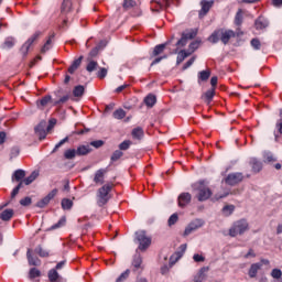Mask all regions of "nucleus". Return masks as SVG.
<instances>
[{
    "mask_svg": "<svg viewBox=\"0 0 282 282\" xmlns=\"http://www.w3.org/2000/svg\"><path fill=\"white\" fill-rule=\"evenodd\" d=\"M237 34L232 30H226V29H218L212 33V35L208 37L209 43H224V45H228L230 43V39H235Z\"/></svg>",
    "mask_w": 282,
    "mask_h": 282,
    "instance_id": "f257e3e1",
    "label": "nucleus"
},
{
    "mask_svg": "<svg viewBox=\"0 0 282 282\" xmlns=\"http://www.w3.org/2000/svg\"><path fill=\"white\" fill-rule=\"evenodd\" d=\"M194 191L197 192V199L198 202H207V199H210L213 197V191L210 187L207 186L206 182L198 181L193 185Z\"/></svg>",
    "mask_w": 282,
    "mask_h": 282,
    "instance_id": "f03ea898",
    "label": "nucleus"
},
{
    "mask_svg": "<svg viewBox=\"0 0 282 282\" xmlns=\"http://www.w3.org/2000/svg\"><path fill=\"white\" fill-rule=\"evenodd\" d=\"M250 230V225L248 224V220L240 219L232 224V226L229 228V237H238V235H243Z\"/></svg>",
    "mask_w": 282,
    "mask_h": 282,
    "instance_id": "7ed1b4c3",
    "label": "nucleus"
},
{
    "mask_svg": "<svg viewBox=\"0 0 282 282\" xmlns=\"http://www.w3.org/2000/svg\"><path fill=\"white\" fill-rule=\"evenodd\" d=\"M111 188H113V184H105L97 192V204L102 207L109 202V193H111Z\"/></svg>",
    "mask_w": 282,
    "mask_h": 282,
    "instance_id": "20e7f679",
    "label": "nucleus"
},
{
    "mask_svg": "<svg viewBox=\"0 0 282 282\" xmlns=\"http://www.w3.org/2000/svg\"><path fill=\"white\" fill-rule=\"evenodd\" d=\"M164 50H166V44H159L153 48L150 55V58H154L151 63V67H153V65H158V63H162V61L166 58V55L160 56L161 54H164Z\"/></svg>",
    "mask_w": 282,
    "mask_h": 282,
    "instance_id": "39448f33",
    "label": "nucleus"
},
{
    "mask_svg": "<svg viewBox=\"0 0 282 282\" xmlns=\"http://www.w3.org/2000/svg\"><path fill=\"white\" fill-rule=\"evenodd\" d=\"M36 177H39V172L34 171L31 173L30 176H28L26 178H24L22 182H20L11 192V199H14V197H17L19 195V192L21 191V188H23V184L25 186H30V184H32V182H34V180H36Z\"/></svg>",
    "mask_w": 282,
    "mask_h": 282,
    "instance_id": "423d86ee",
    "label": "nucleus"
},
{
    "mask_svg": "<svg viewBox=\"0 0 282 282\" xmlns=\"http://www.w3.org/2000/svg\"><path fill=\"white\" fill-rule=\"evenodd\" d=\"M137 240L139 242V250L141 251L147 250L151 246V238L144 231L137 234Z\"/></svg>",
    "mask_w": 282,
    "mask_h": 282,
    "instance_id": "0eeeda50",
    "label": "nucleus"
},
{
    "mask_svg": "<svg viewBox=\"0 0 282 282\" xmlns=\"http://www.w3.org/2000/svg\"><path fill=\"white\" fill-rule=\"evenodd\" d=\"M226 184L229 186H237V184L243 182V173H231L225 178Z\"/></svg>",
    "mask_w": 282,
    "mask_h": 282,
    "instance_id": "6e6552de",
    "label": "nucleus"
},
{
    "mask_svg": "<svg viewBox=\"0 0 282 282\" xmlns=\"http://www.w3.org/2000/svg\"><path fill=\"white\" fill-rule=\"evenodd\" d=\"M202 226H204V221L202 219L197 218V219L193 220L185 228L184 237H188V235H191L192 232H195V230H199V228H202Z\"/></svg>",
    "mask_w": 282,
    "mask_h": 282,
    "instance_id": "1a4fd4ad",
    "label": "nucleus"
},
{
    "mask_svg": "<svg viewBox=\"0 0 282 282\" xmlns=\"http://www.w3.org/2000/svg\"><path fill=\"white\" fill-rule=\"evenodd\" d=\"M213 6H215V1L213 0H202L200 1V10L198 11V17L199 19H204V17H206V14H208V12H210V8H213Z\"/></svg>",
    "mask_w": 282,
    "mask_h": 282,
    "instance_id": "9d476101",
    "label": "nucleus"
},
{
    "mask_svg": "<svg viewBox=\"0 0 282 282\" xmlns=\"http://www.w3.org/2000/svg\"><path fill=\"white\" fill-rule=\"evenodd\" d=\"M193 200V195L188 192L181 193L177 197L178 208H186Z\"/></svg>",
    "mask_w": 282,
    "mask_h": 282,
    "instance_id": "9b49d317",
    "label": "nucleus"
},
{
    "mask_svg": "<svg viewBox=\"0 0 282 282\" xmlns=\"http://www.w3.org/2000/svg\"><path fill=\"white\" fill-rule=\"evenodd\" d=\"M55 195H58V189L56 188L51 191L44 198L36 203L37 208H45V206H47V204L54 199Z\"/></svg>",
    "mask_w": 282,
    "mask_h": 282,
    "instance_id": "f8f14e48",
    "label": "nucleus"
},
{
    "mask_svg": "<svg viewBox=\"0 0 282 282\" xmlns=\"http://www.w3.org/2000/svg\"><path fill=\"white\" fill-rule=\"evenodd\" d=\"M47 127V122L41 121L36 127H35V133H37L40 140H45L47 138V130L45 128Z\"/></svg>",
    "mask_w": 282,
    "mask_h": 282,
    "instance_id": "ddd939ff",
    "label": "nucleus"
},
{
    "mask_svg": "<svg viewBox=\"0 0 282 282\" xmlns=\"http://www.w3.org/2000/svg\"><path fill=\"white\" fill-rule=\"evenodd\" d=\"M249 164L251 166L252 173H261V171H263V162L257 158H251L249 160Z\"/></svg>",
    "mask_w": 282,
    "mask_h": 282,
    "instance_id": "4468645a",
    "label": "nucleus"
},
{
    "mask_svg": "<svg viewBox=\"0 0 282 282\" xmlns=\"http://www.w3.org/2000/svg\"><path fill=\"white\" fill-rule=\"evenodd\" d=\"M107 174V170L100 169L95 173L94 182L95 184H105V175Z\"/></svg>",
    "mask_w": 282,
    "mask_h": 282,
    "instance_id": "2eb2a0df",
    "label": "nucleus"
},
{
    "mask_svg": "<svg viewBox=\"0 0 282 282\" xmlns=\"http://www.w3.org/2000/svg\"><path fill=\"white\" fill-rule=\"evenodd\" d=\"M259 270H261V263H252L249 268L248 275L250 279H257V274H259Z\"/></svg>",
    "mask_w": 282,
    "mask_h": 282,
    "instance_id": "dca6fc26",
    "label": "nucleus"
},
{
    "mask_svg": "<svg viewBox=\"0 0 282 282\" xmlns=\"http://www.w3.org/2000/svg\"><path fill=\"white\" fill-rule=\"evenodd\" d=\"M72 0H64L62 3L61 12L64 17H67L72 12Z\"/></svg>",
    "mask_w": 282,
    "mask_h": 282,
    "instance_id": "f3484780",
    "label": "nucleus"
},
{
    "mask_svg": "<svg viewBox=\"0 0 282 282\" xmlns=\"http://www.w3.org/2000/svg\"><path fill=\"white\" fill-rule=\"evenodd\" d=\"M169 6V0H161L159 2H155V6L152 7V12H160L161 10H166Z\"/></svg>",
    "mask_w": 282,
    "mask_h": 282,
    "instance_id": "a211bd4d",
    "label": "nucleus"
},
{
    "mask_svg": "<svg viewBox=\"0 0 282 282\" xmlns=\"http://www.w3.org/2000/svg\"><path fill=\"white\" fill-rule=\"evenodd\" d=\"M25 180V171L24 170H17L12 175V182H18L21 184Z\"/></svg>",
    "mask_w": 282,
    "mask_h": 282,
    "instance_id": "6ab92c4d",
    "label": "nucleus"
},
{
    "mask_svg": "<svg viewBox=\"0 0 282 282\" xmlns=\"http://www.w3.org/2000/svg\"><path fill=\"white\" fill-rule=\"evenodd\" d=\"M26 258H28L29 265H35V267L41 265V260L37 257L34 258L32 256V249H28Z\"/></svg>",
    "mask_w": 282,
    "mask_h": 282,
    "instance_id": "aec40b11",
    "label": "nucleus"
},
{
    "mask_svg": "<svg viewBox=\"0 0 282 282\" xmlns=\"http://www.w3.org/2000/svg\"><path fill=\"white\" fill-rule=\"evenodd\" d=\"M268 21L265 18L263 17H259L256 21H254V26L256 30H265V28H268Z\"/></svg>",
    "mask_w": 282,
    "mask_h": 282,
    "instance_id": "412c9836",
    "label": "nucleus"
},
{
    "mask_svg": "<svg viewBox=\"0 0 282 282\" xmlns=\"http://www.w3.org/2000/svg\"><path fill=\"white\" fill-rule=\"evenodd\" d=\"M12 217H14V209H4L0 214V219L2 221H10L12 219Z\"/></svg>",
    "mask_w": 282,
    "mask_h": 282,
    "instance_id": "4be33fe9",
    "label": "nucleus"
},
{
    "mask_svg": "<svg viewBox=\"0 0 282 282\" xmlns=\"http://www.w3.org/2000/svg\"><path fill=\"white\" fill-rule=\"evenodd\" d=\"M50 282H61V274L56 269H51L47 273Z\"/></svg>",
    "mask_w": 282,
    "mask_h": 282,
    "instance_id": "5701e85b",
    "label": "nucleus"
},
{
    "mask_svg": "<svg viewBox=\"0 0 282 282\" xmlns=\"http://www.w3.org/2000/svg\"><path fill=\"white\" fill-rule=\"evenodd\" d=\"M188 56H191V53L186 50H181L178 52V55L176 57V64L181 65V63H184V61H186V58H188Z\"/></svg>",
    "mask_w": 282,
    "mask_h": 282,
    "instance_id": "b1692460",
    "label": "nucleus"
},
{
    "mask_svg": "<svg viewBox=\"0 0 282 282\" xmlns=\"http://www.w3.org/2000/svg\"><path fill=\"white\" fill-rule=\"evenodd\" d=\"M197 29H189L182 33V36H184L187 41H193L195 36H197Z\"/></svg>",
    "mask_w": 282,
    "mask_h": 282,
    "instance_id": "393cba45",
    "label": "nucleus"
},
{
    "mask_svg": "<svg viewBox=\"0 0 282 282\" xmlns=\"http://www.w3.org/2000/svg\"><path fill=\"white\" fill-rule=\"evenodd\" d=\"M90 151H91V147H89V145H79L76 149V153H77L78 156L89 155Z\"/></svg>",
    "mask_w": 282,
    "mask_h": 282,
    "instance_id": "a878e982",
    "label": "nucleus"
},
{
    "mask_svg": "<svg viewBox=\"0 0 282 282\" xmlns=\"http://www.w3.org/2000/svg\"><path fill=\"white\" fill-rule=\"evenodd\" d=\"M208 272V268L204 267L199 270L198 274L194 278V282H204L206 281V273Z\"/></svg>",
    "mask_w": 282,
    "mask_h": 282,
    "instance_id": "bb28decb",
    "label": "nucleus"
},
{
    "mask_svg": "<svg viewBox=\"0 0 282 282\" xmlns=\"http://www.w3.org/2000/svg\"><path fill=\"white\" fill-rule=\"evenodd\" d=\"M50 102H54V100H52V97L50 95H46L44 97H42L40 100L36 101L37 107H47V105H50Z\"/></svg>",
    "mask_w": 282,
    "mask_h": 282,
    "instance_id": "cd10ccee",
    "label": "nucleus"
},
{
    "mask_svg": "<svg viewBox=\"0 0 282 282\" xmlns=\"http://www.w3.org/2000/svg\"><path fill=\"white\" fill-rule=\"evenodd\" d=\"M156 102H158V98L153 94H149L144 98V104L147 105V107H154Z\"/></svg>",
    "mask_w": 282,
    "mask_h": 282,
    "instance_id": "c85d7f7f",
    "label": "nucleus"
},
{
    "mask_svg": "<svg viewBox=\"0 0 282 282\" xmlns=\"http://www.w3.org/2000/svg\"><path fill=\"white\" fill-rule=\"evenodd\" d=\"M132 138L134 140H142L144 138V130L140 127H137L132 130Z\"/></svg>",
    "mask_w": 282,
    "mask_h": 282,
    "instance_id": "c756f323",
    "label": "nucleus"
},
{
    "mask_svg": "<svg viewBox=\"0 0 282 282\" xmlns=\"http://www.w3.org/2000/svg\"><path fill=\"white\" fill-rule=\"evenodd\" d=\"M84 94L85 86L83 85L75 86V88L73 89V96H75V98H80Z\"/></svg>",
    "mask_w": 282,
    "mask_h": 282,
    "instance_id": "7c9ffc66",
    "label": "nucleus"
},
{
    "mask_svg": "<svg viewBox=\"0 0 282 282\" xmlns=\"http://www.w3.org/2000/svg\"><path fill=\"white\" fill-rule=\"evenodd\" d=\"M132 265L135 270H140V268H142V256H134L132 260Z\"/></svg>",
    "mask_w": 282,
    "mask_h": 282,
    "instance_id": "2f4dec72",
    "label": "nucleus"
},
{
    "mask_svg": "<svg viewBox=\"0 0 282 282\" xmlns=\"http://www.w3.org/2000/svg\"><path fill=\"white\" fill-rule=\"evenodd\" d=\"M199 45H202V41H199V40L192 42L188 45L187 52L192 55L196 50H199Z\"/></svg>",
    "mask_w": 282,
    "mask_h": 282,
    "instance_id": "473e14b6",
    "label": "nucleus"
},
{
    "mask_svg": "<svg viewBox=\"0 0 282 282\" xmlns=\"http://www.w3.org/2000/svg\"><path fill=\"white\" fill-rule=\"evenodd\" d=\"M74 206V202L69 198H63L62 199V208L63 210H72V207Z\"/></svg>",
    "mask_w": 282,
    "mask_h": 282,
    "instance_id": "72a5a7b5",
    "label": "nucleus"
},
{
    "mask_svg": "<svg viewBox=\"0 0 282 282\" xmlns=\"http://www.w3.org/2000/svg\"><path fill=\"white\" fill-rule=\"evenodd\" d=\"M113 118L116 119V120H122L123 118H126L127 117V111H124V109H122V108H119V109H117L115 112H113Z\"/></svg>",
    "mask_w": 282,
    "mask_h": 282,
    "instance_id": "f704fd0d",
    "label": "nucleus"
},
{
    "mask_svg": "<svg viewBox=\"0 0 282 282\" xmlns=\"http://www.w3.org/2000/svg\"><path fill=\"white\" fill-rule=\"evenodd\" d=\"M76 155H78L76 149H68L64 152L65 160H74Z\"/></svg>",
    "mask_w": 282,
    "mask_h": 282,
    "instance_id": "c9c22d12",
    "label": "nucleus"
},
{
    "mask_svg": "<svg viewBox=\"0 0 282 282\" xmlns=\"http://www.w3.org/2000/svg\"><path fill=\"white\" fill-rule=\"evenodd\" d=\"M243 23V10L239 9L235 17V25H241Z\"/></svg>",
    "mask_w": 282,
    "mask_h": 282,
    "instance_id": "e433bc0d",
    "label": "nucleus"
},
{
    "mask_svg": "<svg viewBox=\"0 0 282 282\" xmlns=\"http://www.w3.org/2000/svg\"><path fill=\"white\" fill-rule=\"evenodd\" d=\"M272 279H275L276 282H282V271L281 269H273L271 271Z\"/></svg>",
    "mask_w": 282,
    "mask_h": 282,
    "instance_id": "4c0bfd02",
    "label": "nucleus"
},
{
    "mask_svg": "<svg viewBox=\"0 0 282 282\" xmlns=\"http://www.w3.org/2000/svg\"><path fill=\"white\" fill-rule=\"evenodd\" d=\"M210 78V70H202L198 73V80L206 83Z\"/></svg>",
    "mask_w": 282,
    "mask_h": 282,
    "instance_id": "58836bf2",
    "label": "nucleus"
},
{
    "mask_svg": "<svg viewBox=\"0 0 282 282\" xmlns=\"http://www.w3.org/2000/svg\"><path fill=\"white\" fill-rule=\"evenodd\" d=\"M223 213H224L225 217H230V215H232V213H235V205H226L223 208Z\"/></svg>",
    "mask_w": 282,
    "mask_h": 282,
    "instance_id": "ea45409f",
    "label": "nucleus"
},
{
    "mask_svg": "<svg viewBox=\"0 0 282 282\" xmlns=\"http://www.w3.org/2000/svg\"><path fill=\"white\" fill-rule=\"evenodd\" d=\"M2 47H3V50H12V47H14V39L7 37Z\"/></svg>",
    "mask_w": 282,
    "mask_h": 282,
    "instance_id": "a19ab883",
    "label": "nucleus"
},
{
    "mask_svg": "<svg viewBox=\"0 0 282 282\" xmlns=\"http://www.w3.org/2000/svg\"><path fill=\"white\" fill-rule=\"evenodd\" d=\"M39 276H41V270L36 269V268H32L29 271V279H39Z\"/></svg>",
    "mask_w": 282,
    "mask_h": 282,
    "instance_id": "79ce46f5",
    "label": "nucleus"
},
{
    "mask_svg": "<svg viewBox=\"0 0 282 282\" xmlns=\"http://www.w3.org/2000/svg\"><path fill=\"white\" fill-rule=\"evenodd\" d=\"M96 69H98V62L96 61H90L86 66V70L89 72L90 74L91 72H96Z\"/></svg>",
    "mask_w": 282,
    "mask_h": 282,
    "instance_id": "37998d69",
    "label": "nucleus"
},
{
    "mask_svg": "<svg viewBox=\"0 0 282 282\" xmlns=\"http://www.w3.org/2000/svg\"><path fill=\"white\" fill-rule=\"evenodd\" d=\"M67 100H69V95H65L62 98H59L58 100H54L53 107H58L61 105H65V102H67Z\"/></svg>",
    "mask_w": 282,
    "mask_h": 282,
    "instance_id": "c03bdc74",
    "label": "nucleus"
},
{
    "mask_svg": "<svg viewBox=\"0 0 282 282\" xmlns=\"http://www.w3.org/2000/svg\"><path fill=\"white\" fill-rule=\"evenodd\" d=\"M41 34H43V32L36 31L31 37L28 39L26 43L33 45L35 41H39Z\"/></svg>",
    "mask_w": 282,
    "mask_h": 282,
    "instance_id": "a18cd8bd",
    "label": "nucleus"
},
{
    "mask_svg": "<svg viewBox=\"0 0 282 282\" xmlns=\"http://www.w3.org/2000/svg\"><path fill=\"white\" fill-rule=\"evenodd\" d=\"M52 39H54V34H52V35L47 39L46 43L43 45V47H42V50H41V53H42V54H45V52H47V51L50 50V47H51V45H52Z\"/></svg>",
    "mask_w": 282,
    "mask_h": 282,
    "instance_id": "49530a36",
    "label": "nucleus"
},
{
    "mask_svg": "<svg viewBox=\"0 0 282 282\" xmlns=\"http://www.w3.org/2000/svg\"><path fill=\"white\" fill-rule=\"evenodd\" d=\"M129 274H131V270L128 269L117 278L116 282H124L129 279Z\"/></svg>",
    "mask_w": 282,
    "mask_h": 282,
    "instance_id": "de8ad7c7",
    "label": "nucleus"
},
{
    "mask_svg": "<svg viewBox=\"0 0 282 282\" xmlns=\"http://www.w3.org/2000/svg\"><path fill=\"white\" fill-rule=\"evenodd\" d=\"M122 155H124V153H122L121 150H116V151L112 153L110 160H111V162H118V160H120V158H122Z\"/></svg>",
    "mask_w": 282,
    "mask_h": 282,
    "instance_id": "09e8293b",
    "label": "nucleus"
},
{
    "mask_svg": "<svg viewBox=\"0 0 282 282\" xmlns=\"http://www.w3.org/2000/svg\"><path fill=\"white\" fill-rule=\"evenodd\" d=\"M30 47H32V44L29 42H25L22 47L20 48V52L22 56H28V52H30Z\"/></svg>",
    "mask_w": 282,
    "mask_h": 282,
    "instance_id": "8fccbe9b",
    "label": "nucleus"
},
{
    "mask_svg": "<svg viewBox=\"0 0 282 282\" xmlns=\"http://www.w3.org/2000/svg\"><path fill=\"white\" fill-rule=\"evenodd\" d=\"M131 144H132V142L130 140H124L123 142H121L119 144V149H120V151H129Z\"/></svg>",
    "mask_w": 282,
    "mask_h": 282,
    "instance_id": "3c124183",
    "label": "nucleus"
},
{
    "mask_svg": "<svg viewBox=\"0 0 282 282\" xmlns=\"http://www.w3.org/2000/svg\"><path fill=\"white\" fill-rule=\"evenodd\" d=\"M263 162H276V159H274V155L271 152H264L263 153Z\"/></svg>",
    "mask_w": 282,
    "mask_h": 282,
    "instance_id": "603ef678",
    "label": "nucleus"
},
{
    "mask_svg": "<svg viewBox=\"0 0 282 282\" xmlns=\"http://www.w3.org/2000/svg\"><path fill=\"white\" fill-rule=\"evenodd\" d=\"M35 252L36 254H39V257H42V258L50 257V252L44 250V248L41 246L36 247Z\"/></svg>",
    "mask_w": 282,
    "mask_h": 282,
    "instance_id": "864d4df0",
    "label": "nucleus"
},
{
    "mask_svg": "<svg viewBox=\"0 0 282 282\" xmlns=\"http://www.w3.org/2000/svg\"><path fill=\"white\" fill-rule=\"evenodd\" d=\"M205 98H206L207 102H212L213 98H215V88H210L209 90H207L205 93Z\"/></svg>",
    "mask_w": 282,
    "mask_h": 282,
    "instance_id": "5fc2aeb1",
    "label": "nucleus"
},
{
    "mask_svg": "<svg viewBox=\"0 0 282 282\" xmlns=\"http://www.w3.org/2000/svg\"><path fill=\"white\" fill-rule=\"evenodd\" d=\"M66 219L65 218H61L56 224L52 225L50 230H56L58 228H63V226L65 225Z\"/></svg>",
    "mask_w": 282,
    "mask_h": 282,
    "instance_id": "6e6d98bb",
    "label": "nucleus"
},
{
    "mask_svg": "<svg viewBox=\"0 0 282 282\" xmlns=\"http://www.w3.org/2000/svg\"><path fill=\"white\" fill-rule=\"evenodd\" d=\"M188 44V40L185 39L184 35L181 36V39L176 42V47H186Z\"/></svg>",
    "mask_w": 282,
    "mask_h": 282,
    "instance_id": "4d7b16f0",
    "label": "nucleus"
},
{
    "mask_svg": "<svg viewBox=\"0 0 282 282\" xmlns=\"http://www.w3.org/2000/svg\"><path fill=\"white\" fill-rule=\"evenodd\" d=\"M107 73H108L107 68L105 67L99 68V70L97 72V78L102 80V78L107 77Z\"/></svg>",
    "mask_w": 282,
    "mask_h": 282,
    "instance_id": "13d9d810",
    "label": "nucleus"
},
{
    "mask_svg": "<svg viewBox=\"0 0 282 282\" xmlns=\"http://www.w3.org/2000/svg\"><path fill=\"white\" fill-rule=\"evenodd\" d=\"M65 142H69V137H66L63 140H61L53 149V153H56V151H58V149H61L63 144H65Z\"/></svg>",
    "mask_w": 282,
    "mask_h": 282,
    "instance_id": "bf43d9fd",
    "label": "nucleus"
},
{
    "mask_svg": "<svg viewBox=\"0 0 282 282\" xmlns=\"http://www.w3.org/2000/svg\"><path fill=\"white\" fill-rule=\"evenodd\" d=\"M177 219H180L177 214H173L172 216H170L167 220L169 226H175V224H177Z\"/></svg>",
    "mask_w": 282,
    "mask_h": 282,
    "instance_id": "052dcab7",
    "label": "nucleus"
},
{
    "mask_svg": "<svg viewBox=\"0 0 282 282\" xmlns=\"http://www.w3.org/2000/svg\"><path fill=\"white\" fill-rule=\"evenodd\" d=\"M250 43L253 50H261V41L259 39H252Z\"/></svg>",
    "mask_w": 282,
    "mask_h": 282,
    "instance_id": "680f3d73",
    "label": "nucleus"
},
{
    "mask_svg": "<svg viewBox=\"0 0 282 282\" xmlns=\"http://www.w3.org/2000/svg\"><path fill=\"white\" fill-rule=\"evenodd\" d=\"M193 260L195 261V263H204V261H206V258L199 253H196L193 256Z\"/></svg>",
    "mask_w": 282,
    "mask_h": 282,
    "instance_id": "e2e57ef3",
    "label": "nucleus"
},
{
    "mask_svg": "<svg viewBox=\"0 0 282 282\" xmlns=\"http://www.w3.org/2000/svg\"><path fill=\"white\" fill-rule=\"evenodd\" d=\"M135 6L134 0H123V8L129 10V8H133Z\"/></svg>",
    "mask_w": 282,
    "mask_h": 282,
    "instance_id": "0e129e2a",
    "label": "nucleus"
},
{
    "mask_svg": "<svg viewBox=\"0 0 282 282\" xmlns=\"http://www.w3.org/2000/svg\"><path fill=\"white\" fill-rule=\"evenodd\" d=\"M197 56H193L191 59H188L184 65H183V70L188 69L195 63Z\"/></svg>",
    "mask_w": 282,
    "mask_h": 282,
    "instance_id": "69168bd1",
    "label": "nucleus"
},
{
    "mask_svg": "<svg viewBox=\"0 0 282 282\" xmlns=\"http://www.w3.org/2000/svg\"><path fill=\"white\" fill-rule=\"evenodd\" d=\"M105 145V141L102 140H96L90 142V147H94L95 149H100V147Z\"/></svg>",
    "mask_w": 282,
    "mask_h": 282,
    "instance_id": "338daca9",
    "label": "nucleus"
},
{
    "mask_svg": "<svg viewBox=\"0 0 282 282\" xmlns=\"http://www.w3.org/2000/svg\"><path fill=\"white\" fill-rule=\"evenodd\" d=\"M20 204H21V206H30V204H32V198H30L29 196H26V197H24V198H22V199L20 200Z\"/></svg>",
    "mask_w": 282,
    "mask_h": 282,
    "instance_id": "774afa93",
    "label": "nucleus"
}]
</instances>
